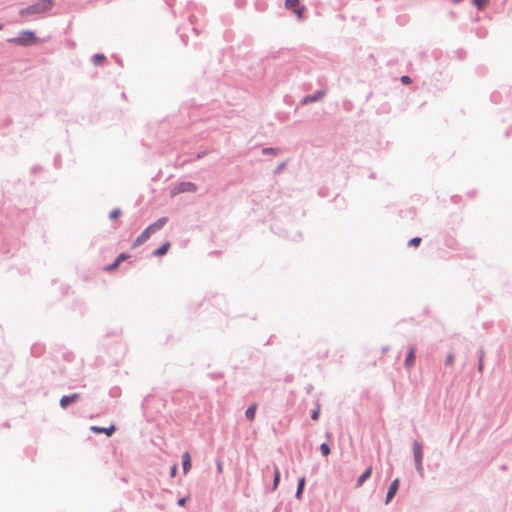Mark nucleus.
<instances>
[{
    "label": "nucleus",
    "instance_id": "obj_1",
    "mask_svg": "<svg viewBox=\"0 0 512 512\" xmlns=\"http://www.w3.org/2000/svg\"><path fill=\"white\" fill-rule=\"evenodd\" d=\"M168 220V217H160L155 222L148 225L134 240L132 248L135 249L140 245L144 244L151 237L152 234L161 230L167 224Z\"/></svg>",
    "mask_w": 512,
    "mask_h": 512
},
{
    "label": "nucleus",
    "instance_id": "obj_2",
    "mask_svg": "<svg viewBox=\"0 0 512 512\" xmlns=\"http://www.w3.org/2000/svg\"><path fill=\"white\" fill-rule=\"evenodd\" d=\"M55 5V0H38L19 10L21 17H28L49 12Z\"/></svg>",
    "mask_w": 512,
    "mask_h": 512
},
{
    "label": "nucleus",
    "instance_id": "obj_3",
    "mask_svg": "<svg viewBox=\"0 0 512 512\" xmlns=\"http://www.w3.org/2000/svg\"><path fill=\"white\" fill-rule=\"evenodd\" d=\"M8 43L21 47H30L39 43V38L33 30H22L16 37L8 38Z\"/></svg>",
    "mask_w": 512,
    "mask_h": 512
},
{
    "label": "nucleus",
    "instance_id": "obj_4",
    "mask_svg": "<svg viewBox=\"0 0 512 512\" xmlns=\"http://www.w3.org/2000/svg\"><path fill=\"white\" fill-rule=\"evenodd\" d=\"M198 190V186L190 181H181L175 184L172 189L173 194H181V193H195Z\"/></svg>",
    "mask_w": 512,
    "mask_h": 512
},
{
    "label": "nucleus",
    "instance_id": "obj_5",
    "mask_svg": "<svg viewBox=\"0 0 512 512\" xmlns=\"http://www.w3.org/2000/svg\"><path fill=\"white\" fill-rule=\"evenodd\" d=\"M503 93H505L506 97L505 103L512 102V91L510 87H503L502 90L494 91L490 97L491 101L494 102L495 104L501 103Z\"/></svg>",
    "mask_w": 512,
    "mask_h": 512
},
{
    "label": "nucleus",
    "instance_id": "obj_6",
    "mask_svg": "<svg viewBox=\"0 0 512 512\" xmlns=\"http://www.w3.org/2000/svg\"><path fill=\"white\" fill-rule=\"evenodd\" d=\"M326 94H327V90L326 89H318L313 94H308V95L304 96L301 99L300 104L301 105H308V104L313 103V102H318V101L322 100V98Z\"/></svg>",
    "mask_w": 512,
    "mask_h": 512
},
{
    "label": "nucleus",
    "instance_id": "obj_7",
    "mask_svg": "<svg viewBox=\"0 0 512 512\" xmlns=\"http://www.w3.org/2000/svg\"><path fill=\"white\" fill-rule=\"evenodd\" d=\"M416 361V347L415 345H409L404 360V367L407 371H410Z\"/></svg>",
    "mask_w": 512,
    "mask_h": 512
},
{
    "label": "nucleus",
    "instance_id": "obj_8",
    "mask_svg": "<svg viewBox=\"0 0 512 512\" xmlns=\"http://www.w3.org/2000/svg\"><path fill=\"white\" fill-rule=\"evenodd\" d=\"M271 230L273 233H275L281 237L290 238L293 241H297L298 239L301 238V234L299 232H296L294 234V236L290 237L287 233V230L283 229L278 222H274L271 225Z\"/></svg>",
    "mask_w": 512,
    "mask_h": 512
},
{
    "label": "nucleus",
    "instance_id": "obj_9",
    "mask_svg": "<svg viewBox=\"0 0 512 512\" xmlns=\"http://www.w3.org/2000/svg\"><path fill=\"white\" fill-rule=\"evenodd\" d=\"M81 398L79 393H71L69 395H64L61 397L59 401V405L62 409H67L72 404L76 403Z\"/></svg>",
    "mask_w": 512,
    "mask_h": 512
},
{
    "label": "nucleus",
    "instance_id": "obj_10",
    "mask_svg": "<svg viewBox=\"0 0 512 512\" xmlns=\"http://www.w3.org/2000/svg\"><path fill=\"white\" fill-rule=\"evenodd\" d=\"M399 486H400V479L399 478H395L389 485L388 489H387V492H386V496H385V504H389L393 498L395 497L398 489H399Z\"/></svg>",
    "mask_w": 512,
    "mask_h": 512
},
{
    "label": "nucleus",
    "instance_id": "obj_11",
    "mask_svg": "<svg viewBox=\"0 0 512 512\" xmlns=\"http://www.w3.org/2000/svg\"><path fill=\"white\" fill-rule=\"evenodd\" d=\"M130 257V255L126 252H122L120 253L112 263L108 264L106 267H105V271H113L115 269H117L119 267V265L126 261L128 258Z\"/></svg>",
    "mask_w": 512,
    "mask_h": 512
},
{
    "label": "nucleus",
    "instance_id": "obj_12",
    "mask_svg": "<svg viewBox=\"0 0 512 512\" xmlns=\"http://www.w3.org/2000/svg\"><path fill=\"white\" fill-rule=\"evenodd\" d=\"M90 430L95 433V434H106L108 437H111L115 431H116V426L114 424H111L110 426L108 427H102V426H96V425H93L90 427Z\"/></svg>",
    "mask_w": 512,
    "mask_h": 512
},
{
    "label": "nucleus",
    "instance_id": "obj_13",
    "mask_svg": "<svg viewBox=\"0 0 512 512\" xmlns=\"http://www.w3.org/2000/svg\"><path fill=\"white\" fill-rule=\"evenodd\" d=\"M192 468V459L191 455L188 451L184 452L182 454V470L183 474L186 475L189 473V471Z\"/></svg>",
    "mask_w": 512,
    "mask_h": 512
},
{
    "label": "nucleus",
    "instance_id": "obj_14",
    "mask_svg": "<svg viewBox=\"0 0 512 512\" xmlns=\"http://www.w3.org/2000/svg\"><path fill=\"white\" fill-rule=\"evenodd\" d=\"M373 468L372 466L367 467L357 478L356 487H361L372 475Z\"/></svg>",
    "mask_w": 512,
    "mask_h": 512
},
{
    "label": "nucleus",
    "instance_id": "obj_15",
    "mask_svg": "<svg viewBox=\"0 0 512 512\" xmlns=\"http://www.w3.org/2000/svg\"><path fill=\"white\" fill-rule=\"evenodd\" d=\"M412 448H413L414 461H416V460H423V454L424 453H423V445H422V443H420L417 440H414Z\"/></svg>",
    "mask_w": 512,
    "mask_h": 512
},
{
    "label": "nucleus",
    "instance_id": "obj_16",
    "mask_svg": "<svg viewBox=\"0 0 512 512\" xmlns=\"http://www.w3.org/2000/svg\"><path fill=\"white\" fill-rule=\"evenodd\" d=\"M170 246H171L170 242L165 241L164 243H162L158 248H156L152 252V255L155 257H162L167 254L168 250L170 249Z\"/></svg>",
    "mask_w": 512,
    "mask_h": 512
},
{
    "label": "nucleus",
    "instance_id": "obj_17",
    "mask_svg": "<svg viewBox=\"0 0 512 512\" xmlns=\"http://www.w3.org/2000/svg\"><path fill=\"white\" fill-rule=\"evenodd\" d=\"M305 485H306V478H305V476H302L297 481V488H296V492H295V498L296 499H298V500L302 499V495H303V491L305 489Z\"/></svg>",
    "mask_w": 512,
    "mask_h": 512
},
{
    "label": "nucleus",
    "instance_id": "obj_18",
    "mask_svg": "<svg viewBox=\"0 0 512 512\" xmlns=\"http://www.w3.org/2000/svg\"><path fill=\"white\" fill-rule=\"evenodd\" d=\"M281 479V473L277 466H274L273 470V483L272 486L268 489V491L272 492L275 491L280 483Z\"/></svg>",
    "mask_w": 512,
    "mask_h": 512
},
{
    "label": "nucleus",
    "instance_id": "obj_19",
    "mask_svg": "<svg viewBox=\"0 0 512 512\" xmlns=\"http://www.w3.org/2000/svg\"><path fill=\"white\" fill-rule=\"evenodd\" d=\"M91 61L95 66H102L107 62V57L103 53H96L91 57Z\"/></svg>",
    "mask_w": 512,
    "mask_h": 512
},
{
    "label": "nucleus",
    "instance_id": "obj_20",
    "mask_svg": "<svg viewBox=\"0 0 512 512\" xmlns=\"http://www.w3.org/2000/svg\"><path fill=\"white\" fill-rule=\"evenodd\" d=\"M477 358H478V366H477V370L478 372L482 373L483 369H484V357H485V351H484V348L483 347H480L478 350H477Z\"/></svg>",
    "mask_w": 512,
    "mask_h": 512
},
{
    "label": "nucleus",
    "instance_id": "obj_21",
    "mask_svg": "<svg viewBox=\"0 0 512 512\" xmlns=\"http://www.w3.org/2000/svg\"><path fill=\"white\" fill-rule=\"evenodd\" d=\"M256 411H257V404L256 403H253V404L249 405L248 408L245 411L246 419L249 420V421H253L255 419Z\"/></svg>",
    "mask_w": 512,
    "mask_h": 512
},
{
    "label": "nucleus",
    "instance_id": "obj_22",
    "mask_svg": "<svg viewBox=\"0 0 512 512\" xmlns=\"http://www.w3.org/2000/svg\"><path fill=\"white\" fill-rule=\"evenodd\" d=\"M45 350V346L41 343H35L31 347V354L34 357H40Z\"/></svg>",
    "mask_w": 512,
    "mask_h": 512
},
{
    "label": "nucleus",
    "instance_id": "obj_23",
    "mask_svg": "<svg viewBox=\"0 0 512 512\" xmlns=\"http://www.w3.org/2000/svg\"><path fill=\"white\" fill-rule=\"evenodd\" d=\"M489 2V0H471L472 5L480 11L484 10L488 6Z\"/></svg>",
    "mask_w": 512,
    "mask_h": 512
},
{
    "label": "nucleus",
    "instance_id": "obj_24",
    "mask_svg": "<svg viewBox=\"0 0 512 512\" xmlns=\"http://www.w3.org/2000/svg\"><path fill=\"white\" fill-rule=\"evenodd\" d=\"M472 31H474L475 35L479 38V39H484L487 35H488V31L486 28L484 27H481V26H477L476 28H474Z\"/></svg>",
    "mask_w": 512,
    "mask_h": 512
},
{
    "label": "nucleus",
    "instance_id": "obj_25",
    "mask_svg": "<svg viewBox=\"0 0 512 512\" xmlns=\"http://www.w3.org/2000/svg\"><path fill=\"white\" fill-rule=\"evenodd\" d=\"M319 450L323 457H327L331 453V447L327 442L320 444Z\"/></svg>",
    "mask_w": 512,
    "mask_h": 512
},
{
    "label": "nucleus",
    "instance_id": "obj_26",
    "mask_svg": "<svg viewBox=\"0 0 512 512\" xmlns=\"http://www.w3.org/2000/svg\"><path fill=\"white\" fill-rule=\"evenodd\" d=\"M310 417L313 421H317L320 417V405L318 401L315 403V408L311 411Z\"/></svg>",
    "mask_w": 512,
    "mask_h": 512
},
{
    "label": "nucleus",
    "instance_id": "obj_27",
    "mask_svg": "<svg viewBox=\"0 0 512 512\" xmlns=\"http://www.w3.org/2000/svg\"><path fill=\"white\" fill-rule=\"evenodd\" d=\"M121 214H122V211L120 208H114L109 213V219L111 221H115L121 216Z\"/></svg>",
    "mask_w": 512,
    "mask_h": 512
},
{
    "label": "nucleus",
    "instance_id": "obj_28",
    "mask_svg": "<svg viewBox=\"0 0 512 512\" xmlns=\"http://www.w3.org/2000/svg\"><path fill=\"white\" fill-rule=\"evenodd\" d=\"M415 463V469L420 477L424 476V468H423V460H416Z\"/></svg>",
    "mask_w": 512,
    "mask_h": 512
},
{
    "label": "nucleus",
    "instance_id": "obj_29",
    "mask_svg": "<svg viewBox=\"0 0 512 512\" xmlns=\"http://www.w3.org/2000/svg\"><path fill=\"white\" fill-rule=\"evenodd\" d=\"M299 6V0H285V7L289 10H294Z\"/></svg>",
    "mask_w": 512,
    "mask_h": 512
},
{
    "label": "nucleus",
    "instance_id": "obj_30",
    "mask_svg": "<svg viewBox=\"0 0 512 512\" xmlns=\"http://www.w3.org/2000/svg\"><path fill=\"white\" fill-rule=\"evenodd\" d=\"M422 242V239L418 236L416 237H413L411 238L409 241H408V246L409 247H418Z\"/></svg>",
    "mask_w": 512,
    "mask_h": 512
},
{
    "label": "nucleus",
    "instance_id": "obj_31",
    "mask_svg": "<svg viewBox=\"0 0 512 512\" xmlns=\"http://www.w3.org/2000/svg\"><path fill=\"white\" fill-rule=\"evenodd\" d=\"M279 149L274 147H265L262 149V153L264 155H276Z\"/></svg>",
    "mask_w": 512,
    "mask_h": 512
},
{
    "label": "nucleus",
    "instance_id": "obj_32",
    "mask_svg": "<svg viewBox=\"0 0 512 512\" xmlns=\"http://www.w3.org/2000/svg\"><path fill=\"white\" fill-rule=\"evenodd\" d=\"M293 11H294L295 15L297 16V18L302 19L304 11H305V7L297 6Z\"/></svg>",
    "mask_w": 512,
    "mask_h": 512
},
{
    "label": "nucleus",
    "instance_id": "obj_33",
    "mask_svg": "<svg viewBox=\"0 0 512 512\" xmlns=\"http://www.w3.org/2000/svg\"><path fill=\"white\" fill-rule=\"evenodd\" d=\"M189 498L190 497L188 495L178 498L177 505L180 507H185Z\"/></svg>",
    "mask_w": 512,
    "mask_h": 512
},
{
    "label": "nucleus",
    "instance_id": "obj_34",
    "mask_svg": "<svg viewBox=\"0 0 512 512\" xmlns=\"http://www.w3.org/2000/svg\"><path fill=\"white\" fill-rule=\"evenodd\" d=\"M177 471H178V464H177V463H174V464L170 467L169 476H170L171 478H174V477L177 475Z\"/></svg>",
    "mask_w": 512,
    "mask_h": 512
},
{
    "label": "nucleus",
    "instance_id": "obj_35",
    "mask_svg": "<svg viewBox=\"0 0 512 512\" xmlns=\"http://www.w3.org/2000/svg\"><path fill=\"white\" fill-rule=\"evenodd\" d=\"M454 362V355L452 353L448 354L446 359H445V365L446 366H450L452 365Z\"/></svg>",
    "mask_w": 512,
    "mask_h": 512
},
{
    "label": "nucleus",
    "instance_id": "obj_36",
    "mask_svg": "<svg viewBox=\"0 0 512 512\" xmlns=\"http://www.w3.org/2000/svg\"><path fill=\"white\" fill-rule=\"evenodd\" d=\"M63 359L67 362H71L74 359V355L72 352H66L63 354Z\"/></svg>",
    "mask_w": 512,
    "mask_h": 512
},
{
    "label": "nucleus",
    "instance_id": "obj_37",
    "mask_svg": "<svg viewBox=\"0 0 512 512\" xmlns=\"http://www.w3.org/2000/svg\"><path fill=\"white\" fill-rule=\"evenodd\" d=\"M400 81L403 83V84H410L412 82V79L410 78V76L408 75H403L401 76L400 78Z\"/></svg>",
    "mask_w": 512,
    "mask_h": 512
},
{
    "label": "nucleus",
    "instance_id": "obj_38",
    "mask_svg": "<svg viewBox=\"0 0 512 512\" xmlns=\"http://www.w3.org/2000/svg\"><path fill=\"white\" fill-rule=\"evenodd\" d=\"M151 397H152V395H150V394H149V395H147V396H145V397L143 398V401H142V403H141V408H142V410H145V407H146V405H147V403L149 402V400H150V398H151Z\"/></svg>",
    "mask_w": 512,
    "mask_h": 512
},
{
    "label": "nucleus",
    "instance_id": "obj_39",
    "mask_svg": "<svg viewBox=\"0 0 512 512\" xmlns=\"http://www.w3.org/2000/svg\"><path fill=\"white\" fill-rule=\"evenodd\" d=\"M60 163H61V157L59 154H57L55 157H54V166L56 168H60Z\"/></svg>",
    "mask_w": 512,
    "mask_h": 512
},
{
    "label": "nucleus",
    "instance_id": "obj_40",
    "mask_svg": "<svg viewBox=\"0 0 512 512\" xmlns=\"http://www.w3.org/2000/svg\"><path fill=\"white\" fill-rule=\"evenodd\" d=\"M285 166H286V163H285V162L280 163V164L276 167V169L274 170V173H275V174L280 173V172L284 169V167H285Z\"/></svg>",
    "mask_w": 512,
    "mask_h": 512
},
{
    "label": "nucleus",
    "instance_id": "obj_41",
    "mask_svg": "<svg viewBox=\"0 0 512 512\" xmlns=\"http://www.w3.org/2000/svg\"><path fill=\"white\" fill-rule=\"evenodd\" d=\"M41 169L42 168L40 166L35 165V166L32 167L31 172L32 173H36V172L40 171Z\"/></svg>",
    "mask_w": 512,
    "mask_h": 512
},
{
    "label": "nucleus",
    "instance_id": "obj_42",
    "mask_svg": "<svg viewBox=\"0 0 512 512\" xmlns=\"http://www.w3.org/2000/svg\"><path fill=\"white\" fill-rule=\"evenodd\" d=\"M118 392H119V389H118V388H113V389H111V391H110V395H111V396H116Z\"/></svg>",
    "mask_w": 512,
    "mask_h": 512
},
{
    "label": "nucleus",
    "instance_id": "obj_43",
    "mask_svg": "<svg viewBox=\"0 0 512 512\" xmlns=\"http://www.w3.org/2000/svg\"><path fill=\"white\" fill-rule=\"evenodd\" d=\"M222 469H223V464H222L220 461H218V462H217V471H218L219 473H221V472H222Z\"/></svg>",
    "mask_w": 512,
    "mask_h": 512
},
{
    "label": "nucleus",
    "instance_id": "obj_44",
    "mask_svg": "<svg viewBox=\"0 0 512 512\" xmlns=\"http://www.w3.org/2000/svg\"><path fill=\"white\" fill-rule=\"evenodd\" d=\"M325 438H326L327 441L331 440L332 439V433L329 432V431H326Z\"/></svg>",
    "mask_w": 512,
    "mask_h": 512
},
{
    "label": "nucleus",
    "instance_id": "obj_45",
    "mask_svg": "<svg viewBox=\"0 0 512 512\" xmlns=\"http://www.w3.org/2000/svg\"><path fill=\"white\" fill-rule=\"evenodd\" d=\"M205 155H206V152H205V151H203V152H199V153H197L196 158H197V159H200V158L204 157Z\"/></svg>",
    "mask_w": 512,
    "mask_h": 512
},
{
    "label": "nucleus",
    "instance_id": "obj_46",
    "mask_svg": "<svg viewBox=\"0 0 512 512\" xmlns=\"http://www.w3.org/2000/svg\"><path fill=\"white\" fill-rule=\"evenodd\" d=\"M388 351H389V346H384V347H382V349H381L382 354H385V353H387Z\"/></svg>",
    "mask_w": 512,
    "mask_h": 512
},
{
    "label": "nucleus",
    "instance_id": "obj_47",
    "mask_svg": "<svg viewBox=\"0 0 512 512\" xmlns=\"http://www.w3.org/2000/svg\"><path fill=\"white\" fill-rule=\"evenodd\" d=\"M112 512H125V510L123 509V507H118L116 509H114Z\"/></svg>",
    "mask_w": 512,
    "mask_h": 512
},
{
    "label": "nucleus",
    "instance_id": "obj_48",
    "mask_svg": "<svg viewBox=\"0 0 512 512\" xmlns=\"http://www.w3.org/2000/svg\"><path fill=\"white\" fill-rule=\"evenodd\" d=\"M453 4H459L463 2L464 0H450Z\"/></svg>",
    "mask_w": 512,
    "mask_h": 512
},
{
    "label": "nucleus",
    "instance_id": "obj_49",
    "mask_svg": "<svg viewBox=\"0 0 512 512\" xmlns=\"http://www.w3.org/2000/svg\"><path fill=\"white\" fill-rule=\"evenodd\" d=\"M192 30L195 32V34H199V31L195 27H193Z\"/></svg>",
    "mask_w": 512,
    "mask_h": 512
},
{
    "label": "nucleus",
    "instance_id": "obj_50",
    "mask_svg": "<svg viewBox=\"0 0 512 512\" xmlns=\"http://www.w3.org/2000/svg\"><path fill=\"white\" fill-rule=\"evenodd\" d=\"M272 337H273V335L270 338H272ZM270 341H271V339H267V342L265 343V345L270 344Z\"/></svg>",
    "mask_w": 512,
    "mask_h": 512
},
{
    "label": "nucleus",
    "instance_id": "obj_51",
    "mask_svg": "<svg viewBox=\"0 0 512 512\" xmlns=\"http://www.w3.org/2000/svg\"><path fill=\"white\" fill-rule=\"evenodd\" d=\"M312 388H313V387H312V385H309V386L307 387V391L309 392Z\"/></svg>",
    "mask_w": 512,
    "mask_h": 512
},
{
    "label": "nucleus",
    "instance_id": "obj_52",
    "mask_svg": "<svg viewBox=\"0 0 512 512\" xmlns=\"http://www.w3.org/2000/svg\"><path fill=\"white\" fill-rule=\"evenodd\" d=\"M117 63H119L120 65H122V62H121V59H117Z\"/></svg>",
    "mask_w": 512,
    "mask_h": 512
},
{
    "label": "nucleus",
    "instance_id": "obj_53",
    "mask_svg": "<svg viewBox=\"0 0 512 512\" xmlns=\"http://www.w3.org/2000/svg\"><path fill=\"white\" fill-rule=\"evenodd\" d=\"M3 28V24H0V30Z\"/></svg>",
    "mask_w": 512,
    "mask_h": 512
}]
</instances>
